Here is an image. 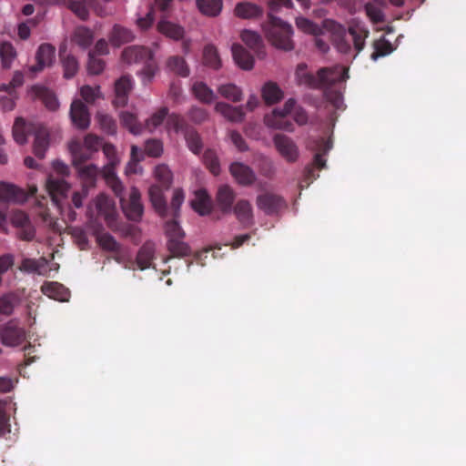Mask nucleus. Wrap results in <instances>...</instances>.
I'll return each instance as SVG.
<instances>
[{"label":"nucleus","instance_id":"obj_1","mask_svg":"<svg viewBox=\"0 0 466 466\" xmlns=\"http://www.w3.org/2000/svg\"><path fill=\"white\" fill-rule=\"evenodd\" d=\"M269 12L268 19L262 25V29L268 42L278 49L283 51H291L294 49L292 40L293 29L291 25L275 16L274 12L279 8L290 7L291 0H267Z\"/></svg>","mask_w":466,"mask_h":466},{"label":"nucleus","instance_id":"obj_2","mask_svg":"<svg viewBox=\"0 0 466 466\" xmlns=\"http://www.w3.org/2000/svg\"><path fill=\"white\" fill-rule=\"evenodd\" d=\"M296 77L299 85L312 88H322L332 86L338 82L345 81L349 76L345 68L323 67L318 71L317 76L308 72L305 64H299L296 69Z\"/></svg>","mask_w":466,"mask_h":466},{"label":"nucleus","instance_id":"obj_3","mask_svg":"<svg viewBox=\"0 0 466 466\" xmlns=\"http://www.w3.org/2000/svg\"><path fill=\"white\" fill-rule=\"evenodd\" d=\"M53 168L56 175H48L46 181V188L51 198L52 205L61 209L62 203L66 198L70 188L69 184L65 180V177L69 174V169L66 164L59 160L54 161Z\"/></svg>","mask_w":466,"mask_h":466},{"label":"nucleus","instance_id":"obj_4","mask_svg":"<svg viewBox=\"0 0 466 466\" xmlns=\"http://www.w3.org/2000/svg\"><path fill=\"white\" fill-rule=\"evenodd\" d=\"M370 35V31L362 25L355 24L349 26L348 32L344 29L334 35V45L337 50L344 55H350L353 48L356 51L354 57L365 46V41Z\"/></svg>","mask_w":466,"mask_h":466},{"label":"nucleus","instance_id":"obj_5","mask_svg":"<svg viewBox=\"0 0 466 466\" xmlns=\"http://www.w3.org/2000/svg\"><path fill=\"white\" fill-rule=\"evenodd\" d=\"M121 58L127 65H142L141 75L145 82H150L157 72V66L154 60V54L148 47L142 46H127L123 50Z\"/></svg>","mask_w":466,"mask_h":466},{"label":"nucleus","instance_id":"obj_6","mask_svg":"<svg viewBox=\"0 0 466 466\" xmlns=\"http://www.w3.org/2000/svg\"><path fill=\"white\" fill-rule=\"evenodd\" d=\"M119 198L122 210L127 219L138 222L142 219L144 214V206L141 202V194L136 187H132L128 195V198L124 196V186L121 191L116 193L113 191Z\"/></svg>","mask_w":466,"mask_h":466},{"label":"nucleus","instance_id":"obj_7","mask_svg":"<svg viewBox=\"0 0 466 466\" xmlns=\"http://www.w3.org/2000/svg\"><path fill=\"white\" fill-rule=\"evenodd\" d=\"M103 153L108 160V163L104 167L102 170L103 177L106 180V185L116 193H119L122 188V182L116 176L115 168L119 163L117 157L116 149L111 143H105L102 146Z\"/></svg>","mask_w":466,"mask_h":466},{"label":"nucleus","instance_id":"obj_8","mask_svg":"<svg viewBox=\"0 0 466 466\" xmlns=\"http://www.w3.org/2000/svg\"><path fill=\"white\" fill-rule=\"evenodd\" d=\"M313 147V149L316 151L313 159V167H309L306 170V177L309 179H316L319 177V174L315 172V168L321 169L326 167V159L324 156L331 149L332 143L329 139H325L324 137H320L317 139Z\"/></svg>","mask_w":466,"mask_h":466},{"label":"nucleus","instance_id":"obj_9","mask_svg":"<svg viewBox=\"0 0 466 466\" xmlns=\"http://www.w3.org/2000/svg\"><path fill=\"white\" fill-rule=\"evenodd\" d=\"M258 208L266 215H276L287 208V203L282 197L274 193H264L257 197Z\"/></svg>","mask_w":466,"mask_h":466},{"label":"nucleus","instance_id":"obj_10","mask_svg":"<svg viewBox=\"0 0 466 466\" xmlns=\"http://www.w3.org/2000/svg\"><path fill=\"white\" fill-rule=\"evenodd\" d=\"M0 338L4 345L15 347L25 339V331L11 320L0 329Z\"/></svg>","mask_w":466,"mask_h":466},{"label":"nucleus","instance_id":"obj_11","mask_svg":"<svg viewBox=\"0 0 466 466\" xmlns=\"http://www.w3.org/2000/svg\"><path fill=\"white\" fill-rule=\"evenodd\" d=\"M274 145L288 162H295L299 157V149L295 142L283 134H277L273 137Z\"/></svg>","mask_w":466,"mask_h":466},{"label":"nucleus","instance_id":"obj_12","mask_svg":"<svg viewBox=\"0 0 466 466\" xmlns=\"http://www.w3.org/2000/svg\"><path fill=\"white\" fill-rule=\"evenodd\" d=\"M70 118L73 125L81 130L90 125V114L87 106L81 100H74L70 106Z\"/></svg>","mask_w":466,"mask_h":466},{"label":"nucleus","instance_id":"obj_13","mask_svg":"<svg viewBox=\"0 0 466 466\" xmlns=\"http://www.w3.org/2000/svg\"><path fill=\"white\" fill-rule=\"evenodd\" d=\"M55 52L56 48L52 45L47 43L40 45L35 54L36 64L30 67V71L38 73L45 67L50 66L55 58Z\"/></svg>","mask_w":466,"mask_h":466},{"label":"nucleus","instance_id":"obj_14","mask_svg":"<svg viewBox=\"0 0 466 466\" xmlns=\"http://www.w3.org/2000/svg\"><path fill=\"white\" fill-rule=\"evenodd\" d=\"M26 194L21 187L5 181H0V201L6 203H22Z\"/></svg>","mask_w":466,"mask_h":466},{"label":"nucleus","instance_id":"obj_15","mask_svg":"<svg viewBox=\"0 0 466 466\" xmlns=\"http://www.w3.org/2000/svg\"><path fill=\"white\" fill-rule=\"evenodd\" d=\"M33 135L35 137L33 145L34 154L39 158H44L49 147L48 130L44 125L38 123V125L35 127Z\"/></svg>","mask_w":466,"mask_h":466},{"label":"nucleus","instance_id":"obj_16","mask_svg":"<svg viewBox=\"0 0 466 466\" xmlns=\"http://www.w3.org/2000/svg\"><path fill=\"white\" fill-rule=\"evenodd\" d=\"M41 291L44 295L58 301H68L70 291L63 284L56 281H46L41 286Z\"/></svg>","mask_w":466,"mask_h":466},{"label":"nucleus","instance_id":"obj_17","mask_svg":"<svg viewBox=\"0 0 466 466\" xmlns=\"http://www.w3.org/2000/svg\"><path fill=\"white\" fill-rule=\"evenodd\" d=\"M229 170L231 175L240 185H251L256 179V175L254 171L248 166L244 165L242 163H232L230 165Z\"/></svg>","mask_w":466,"mask_h":466},{"label":"nucleus","instance_id":"obj_18","mask_svg":"<svg viewBox=\"0 0 466 466\" xmlns=\"http://www.w3.org/2000/svg\"><path fill=\"white\" fill-rule=\"evenodd\" d=\"M38 123L25 122L23 117H16L13 126V137L16 143H26L29 135H33L35 127Z\"/></svg>","mask_w":466,"mask_h":466},{"label":"nucleus","instance_id":"obj_19","mask_svg":"<svg viewBox=\"0 0 466 466\" xmlns=\"http://www.w3.org/2000/svg\"><path fill=\"white\" fill-rule=\"evenodd\" d=\"M236 194L233 188L228 185H221L218 188L216 201L223 213H229L232 211L233 202Z\"/></svg>","mask_w":466,"mask_h":466},{"label":"nucleus","instance_id":"obj_20","mask_svg":"<svg viewBox=\"0 0 466 466\" xmlns=\"http://www.w3.org/2000/svg\"><path fill=\"white\" fill-rule=\"evenodd\" d=\"M132 89V78L129 76H123L115 84L116 97L114 104L116 106H124L128 100V94Z\"/></svg>","mask_w":466,"mask_h":466},{"label":"nucleus","instance_id":"obj_21","mask_svg":"<svg viewBox=\"0 0 466 466\" xmlns=\"http://www.w3.org/2000/svg\"><path fill=\"white\" fill-rule=\"evenodd\" d=\"M238 222L244 227H249L254 223L253 208L249 201L246 199L238 200L232 208Z\"/></svg>","mask_w":466,"mask_h":466},{"label":"nucleus","instance_id":"obj_22","mask_svg":"<svg viewBox=\"0 0 466 466\" xmlns=\"http://www.w3.org/2000/svg\"><path fill=\"white\" fill-rule=\"evenodd\" d=\"M82 182L83 188L88 190L96 186L97 177L100 173L96 166L93 164L80 166L76 168Z\"/></svg>","mask_w":466,"mask_h":466},{"label":"nucleus","instance_id":"obj_23","mask_svg":"<svg viewBox=\"0 0 466 466\" xmlns=\"http://www.w3.org/2000/svg\"><path fill=\"white\" fill-rule=\"evenodd\" d=\"M163 188L159 185H152L149 187L148 194L151 204L156 212L162 218L167 216V207L164 198Z\"/></svg>","mask_w":466,"mask_h":466},{"label":"nucleus","instance_id":"obj_24","mask_svg":"<svg viewBox=\"0 0 466 466\" xmlns=\"http://www.w3.org/2000/svg\"><path fill=\"white\" fill-rule=\"evenodd\" d=\"M215 110L231 122L239 123L244 120L243 106H233L224 102H218Z\"/></svg>","mask_w":466,"mask_h":466},{"label":"nucleus","instance_id":"obj_25","mask_svg":"<svg viewBox=\"0 0 466 466\" xmlns=\"http://www.w3.org/2000/svg\"><path fill=\"white\" fill-rule=\"evenodd\" d=\"M232 56L235 63L244 70H250L254 66L253 56L247 51L241 45L233 44L231 47Z\"/></svg>","mask_w":466,"mask_h":466},{"label":"nucleus","instance_id":"obj_26","mask_svg":"<svg viewBox=\"0 0 466 466\" xmlns=\"http://www.w3.org/2000/svg\"><path fill=\"white\" fill-rule=\"evenodd\" d=\"M59 56L64 69V76L66 78H72L75 76L79 69V64L74 56L66 54V45L60 46Z\"/></svg>","mask_w":466,"mask_h":466},{"label":"nucleus","instance_id":"obj_27","mask_svg":"<svg viewBox=\"0 0 466 466\" xmlns=\"http://www.w3.org/2000/svg\"><path fill=\"white\" fill-rule=\"evenodd\" d=\"M155 244L150 241L144 243L139 248L136 261L137 267L141 270L150 268L152 261L155 258Z\"/></svg>","mask_w":466,"mask_h":466},{"label":"nucleus","instance_id":"obj_28","mask_svg":"<svg viewBox=\"0 0 466 466\" xmlns=\"http://www.w3.org/2000/svg\"><path fill=\"white\" fill-rule=\"evenodd\" d=\"M133 32L120 25H115L108 35L109 41L114 46H120L123 44L131 42L134 39Z\"/></svg>","mask_w":466,"mask_h":466},{"label":"nucleus","instance_id":"obj_29","mask_svg":"<svg viewBox=\"0 0 466 466\" xmlns=\"http://www.w3.org/2000/svg\"><path fill=\"white\" fill-rule=\"evenodd\" d=\"M191 207L201 216L210 212L211 199L205 189H199L195 192V198L191 200Z\"/></svg>","mask_w":466,"mask_h":466},{"label":"nucleus","instance_id":"obj_30","mask_svg":"<svg viewBox=\"0 0 466 466\" xmlns=\"http://www.w3.org/2000/svg\"><path fill=\"white\" fill-rule=\"evenodd\" d=\"M262 13L263 9L259 5L250 2L238 3L235 7V15L243 19L256 18Z\"/></svg>","mask_w":466,"mask_h":466},{"label":"nucleus","instance_id":"obj_31","mask_svg":"<svg viewBox=\"0 0 466 466\" xmlns=\"http://www.w3.org/2000/svg\"><path fill=\"white\" fill-rule=\"evenodd\" d=\"M47 263V259L44 257L38 259L25 258L22 259L18 268L22 272L42 275V269L46 268Z\"/></svg>","mask_w":466,"mask_h":466},{"label":"nucleus","instance_id":"obj_32","mask_svg":"<svg viewBox=\"0 0 466 466\" xmlns=\"http://www.w3.org/2000/svg\"><path fill=\"white\" fill-rule=\"evenodd\" d=\"M286 115L272 112L271 115L265 116V124L275 129H282L292 132L294 130L293 123L286 118Z\"/></svg>","mask_w":466,"mask_h":466},{"label":"nucleus","instance_id":"obj_33","mask_svg":"<svg viewBox=\"0 0 466 466\" xmlns=\"http://www.w3.org/2000/svg\"><path fill=\"white\" fill-rule=\"evenodd\" d=\"M261 96L266 104L274 105L282 99L283 92L276 83L269 81L263 86Z\"/></svg>","mask_w":466,"mask_h":466},{"label":"nucleus","instance_id":"obj_34","mask_svg":"<svg viewBox=\"0 0 466 466\" xmlns=\"http://www.w3.org/2000/svg\"><path fill=\"white\" fill-rule=\"evenodd\" d=\"M94 40L93 32L86 26H78L74 31L72 41L82 49L88 48Z\"/></svg>","mask_w":466,"mask_h":466},{"label":"nucleus","instance_id":"obj_35","mask_svg":"<svg viewBox=\"0 0 466 466\" xmlns=\"http://www.w3.org/2000/svg\"><path fill=\"white\" fill-rule=\"evenodd\" d=\"M167 66L171 72L179 76L187 77L189 76V67L182 56H170L167 61Z\"/></svg>","mask_w":466,"mask_h":466},{"label":"nucleus","instance_id":"obj_36","mask_svg":"<svg viewBox=\"0 0 466 466\" xmlns=\"http://www.w3.org/2000/svg\"><path fill=\"white\" fill-rule=\"evenodd\" d=\"M157 30L174 40H179L184 35L183 27L164 20L158 22Z\"/></svg>","mask_w":466,"mask_h":466},{"label":"nucleus","instance_id":"obj_37","mask_svg":"<svg viewBox=\"0 0 466 466\" xmlns=\"http://www.w3.org/2000/svg\"><path fill=\"white\" fill-rule=\"evenodd\" d=\"M70 151L73 157V165L76 168L80 166H86L85 162L91 157L92 151L83 148L79 143H72Z\"/></svg>","mask_w":466,"mask_h":466},{"label":"nucleus","instance_id":"obj_38","mask_svg":"<svg viewBox=\"0 0 466 466\" xmlns=\"http://www.w3.org/2000/svg\"><path fill=\"white\" fill-rule=\"evenodd\" d=\"M192 92L196 98L205 104H210L216 98L213 90L204 82H196L192 86Z\"/></svg>","mask_w":466,"mask_h":466},{"label":"nucleus","instance_id":"obj_39","mask_svg":"<svg viewBox=\"0 0 466 466\" xmlns=\"http://www.w3.org/2000/svg\"><path fill=\"white\" fill-rule=\"evenodd\" d=\"M184 137L189 150L196 155L200 154L203 148V143L198 131L194 127H190L184 133Z\"/></svg>","mask_w":466,"mask_h":466},{"label":"nucleus","instance_id":"obj_40","mask_svg":"<svg viewBox=\"0 0 466 466\" xmlns=\"http://www.w3.org/2000/svg\"><path fill=\"white\" fill-rule=\"evenodd\" d=\"M203 62L205 66L214 69L221 66V60L215 46L208 44L203 49Z\"/></svg>","mask_w":466,"mask_h":466},{"label":"nucleus","instance_id":"obj_41","mask_svg":"<svg viewBox=\"0 0 466 466\" xmlns=\"http://www.w3.org/2000/svg\"><path fill=\"white\" fill-rule=\"evenodd\" d=\"M241 40L260 56V49L263 47V42L260 35L251 30H244L240 35Z\"/></svg>","mask_w":466,"mask_h":466},{"label":"nucleus","instance_id":"obj_42","mask_svg":"<svg viewBox=\"0 0 466 466\" xmlns=\"http://www.w3.org/2000/svg\"><path fill=\"white\" fill-rule=\"evenodd\" d=\"M166 127L167 129H172L176 133L183 134L190 127V126L182 116L175 113H167Z\"/></svg>","mask_w":466,"mask_h":466},{"label":"nucleus","instance_id":"obj_43","mask_svg":"<svg viewBox=\"0 0 466 466\" xmlns=\"http://www.w3.org/2000/svg\"><path fill=\"white\" fill-rule=\"evenodd\" d=\"M199 11L208 16H217L222 9V0H197Z\"/></svg>","mask_w":466,"mask_h":466},{"label":"nucleus","instance_id":"obj_44","mask_svg":"<svg viewBox=\"0 0 466 466\" xmlns=\"http://www.w3.org/2000/svg\"><path fill=\"white\" fill-rule=\"evenodd\" d=\"M167 247L173 257L181 258L190 254V248L183 238H171L167 240Z\"/></svg>","mask_w":466,"mask_h":466},{"label":"nucleus","instance_id":"obj_45","mask_svg":"<svg viewBox=\"0 0 466 466\" xmlns=\"http://www.w3.org/2000/svg\"><path fill=\"white\" fill-rule=\"evenodd\" d=\"M16 50L10 42L0 44V58L4 68H10L12 62L16 58Z\"/></svg>","mask_w":466,"mask_h":466},{"label":"nucleus","instance_id":"obj_46","mask_svg":"<svg viewBox=\"0 0 466 466\" xmlns=\"http://www.w3.org/2000/svg\"><path fill=\"white\" fill-rule=\"evenodd\" d=\"M96 207L97 212L101 215H105L108 224H111V220L114 219V210L111 208L110 199L104 194H101L96 198Z\"/></svg>","mask_w":466,"mask_h":466},{"label":"nucleus","instance_id":"obj_47","mask_svg":"<svg viewBox=\"0 0 466 466\" xmlns=\"http://www.w3.org/2000/svg\"><path fill=\"white\" fill-rule=\"evenodd\" d=\"M374 51L370 55V58L376 61L379 57L390 55L393 51L392 45L384 36L373 42Z\"/></svg>","mask_w":466,"mask_h":466},{"label":"nucleus","instance_id":"obj_48","mask_svg":"<svg viewBox=\"0 0 466 466\" xmlns=\"http://www.w3.org/2000/svg\"><path fill=\"white\" fill-rule=\"evenodd\" d=\"M218 91L224 98L232 102H239L242 99L241 89L234 84L221 85Z\"/></svg>","mask_w":466,"mask_h":466},{"label":"nucleus","instance_id":"obj_49","mask_svg":"<svg viewBox=\"0 0 466 466\" xmlns=\"http://www.w3.org/2000/svg\"><path fill=\"white\" fill-rule=\"evenodd\" d=\"M35 91L37 96L48 109L55 111L58 108L59 103L52 91L45 87H35Z\"/></svg>","mask_w":466,"mask_h":466},{"label":"nucleus","instance_id":"obj_50","mask_svg":"<svg viewBox=\"0 0 466 466\" xmlns=\"http://www.w3.org/2000/svg\"><path fill=\"white\" fill-rule=\"evenodd\" d=\"M122 125L127 127L132 134L139 135L143 127L138 122L136 115L129 112H123L120 116Z\"/></svg>","mask_w":466,"mask_h":466},{"label":"nucleus","instance_id":"obj_51","mask_svg":"<svg viewBox=\"0 0 466 466\" xmlns=\"http://www.w3.org/2000/svg\"><path fill=\"white\" fill-rule=\"evenodd\" d=\"M155 177L160 187L167 189L172 182V173L167 166L158 165L155 168Z\"/></svg>","mask_w":466,"mask_h":466},{"label":"nucleus","instance_id":"obj_52","mask_svg":"<svg viewBox=\"0 0 466 466\" xmlns=\"http://www.w3.org/2000/svg\"><path fill=\"white\" fill-rule=\"evenodd\" d=\"M96 239L100 247L105 250L111 252H118L120 250L119 243L109 233L99 234Z\"/></svg>","mask_w":466,"mask_h":466},{"label":"nucleus","instance_id":"obj_53","mask_svg":"<svg viewBox=\"0 0 466 466\" xmlns=\"http://www.w3.org/2000/svg\"><path fill=\"white\" fill-rule=\"evenodd\" d=\"M96 118L104 132L108 135H115L116 133V123L112 116L97 113Z\"/></svg>","mask_w":466,"mask_h":466},{"label":"nucleus","instance_id":"obj_54","mask_svg":"<svg viewBox=\"0 0 466 466\" xmlns=\"http://www.w3.org/2000/svg\"><path fill=\"white\" fill-rule=\"evenodd\" d=\"M168 113V108L164 106L159 110L155 112L146 121V127L149 129V131H153L157 127H159L167 118Z\"/></svg>","mask_w":466,"mask_h":466},{"label":"nucleus","instance_id":"obj_55","mask_svg":"<svg viewBox=\"0 0 466 466\" xmlns=\"http://www.w3.org/2000/svg\"><path fill=\"white\" fill-rule=\"evenodd\" d=\"M383 6L376 5L373 3H367L364 5L366 15L374 24H380L384 22L385 15L381 10Z\"/></svg>","mask_w":466,"mask_h":466},{"label":"nucleus","instance_id":"obj_56","mask_svg":"<svg viewBox=\"0 0 466 466\" xmlns=\"http://www.w3.org/2000/svg\"><path fill=\"white\" fill-rule=\"evenodd\" d=\"M203 161L206 167L214 175H218L220 171L219 161L217 154L212 149H207L203 155Z\"/></svg>","mask_w":466,"mask_h":466},{"label":"nucleus","instance_id":"obj_57","mask_svg":"<svg viewBox=\"0 0 466 466\" xmlns=\"http://www.w3.org/2000/svg\"><path fill=\"white\" fill-rule=\"evenodd\" d=\"M165 232L167 237V240H170L171 238H185V232L175 218L166 222Z\"/></svg>","mask_w":466,"mask_h":466},{"label":"nucleus","instance_id":"obj_58","mask_svg":"<svg viewBox=\"0 0 466 466\" xmlns=\"http://www.w3.org/2000/svg\"><path fill=\"white\" fill-rule=\"evenodd\" d=\"M145 151L149 157H158L163 153V143L159 139H149L146 142Z\"/></svg>","mask_w":466,"mask_h":466},{"label":"nucleus","instance_id":"obj_59","mask_svg":"<svg viewBox=\"0 0 466 466\" xmlns=\"http://www.w3.org/2000/svg\"><path fill=\"white\" fill-rule=\"evenodd\" d=\"M105 67V62L101 58H97L93 53L88 54L87 69L90 74L98 75Z\"/></svg>","mask_w":466,"mask_h":466},{"label":"nucleus","instance_id":"obj_60","mask_svg":"<svg viewBox=\"0 0 466 466\" xmlns=\"http://www.w3.org/2000/svg\"><path fill=\"white\" fill-rule=\"evenodd\" d=\"M15 308V299L7 294L0 297V314L10 315Z\"/></svg>","mask_w":466,"mask_h":466},{"label":"nucleus","instance_id":"obj_61","mask_svg":"<svg viewBox=\"0 0 466 466\" xmlns=\"http://www.w3.org/2000/svg\"><path fill=\"white\" fill-rule=\"evenodd\" d=\"M296 25L299 29L309 34H317L319 27L316 24L305 17H298L296 19Z\"/></svg>","mask_w":466,"mask_h":466},{"label":"nucleus","instance_id":"obj_62","mask_svg":"<svg viewBox=\"0 0 466 466\" xmlns=\"http://www.w3.org/2000/svg\"><path fill=\"white\" fill-rule=\"evenodd\" d=\"M188 117L196 124H200L208 118V113L204 108L192 106L188 112Z\"/></svg>","mask_w":466,"mask_h":466},{"label":"nucleus","instance_id":"obj_63","mask_svg":"<svg viewBox=\"0 0 466 466\" xmlns=\"http://www.w3.org/2000/svg\"><path fill=\"white\" fill-rule=\"evenodd\" d=\"M17 238L24 241H32L35 236V230L34 227L30 224L25 225L22 228H19L17 230Z\"/></svg>","mask_w":466,"mask_h":466},{"label":"nucleus","instance_id":"obj_64","mask_svg":"<svg viewBox=\"0 0 466 466\" xmlns=\"http://www.w3.org/2000/svg\"><path fill=\"white\" fill-rule=\"evenodd\" d=\"M101 146V140L98 137L88 134L84 138V147L89 151H97Z\"/></svg>","mask_w":466,"mask_h":466}]
</instances>
